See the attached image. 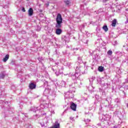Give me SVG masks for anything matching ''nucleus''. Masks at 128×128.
Here are the masks:
<instances>
[{
    "label": "nucleus",
    "instance_id": "412c9836",
    "mask_svg": "<svg viewBox=\"0 0 128 128\" xmlns=\"http://www.w3.org/2000/svg\"><path fill=\"white\" fill-rule=\"evenodd\" d=\"M48 84V82H44V84Z\"/></svg>",
    "mask_w": 128,
    "mask_h": 128
},
{
    "label": "nucleus",
    "instance_id": "20e7f679",
    "mask_svg": "<svg viewBox=\"0 0 128 128\" xmlns=\"http://www.w3.org/2000/svg\"><path fill=\"white\" fill-rule=\"evenodd\" d=\"M62 32V30L60 28H57L56 30V34L60 36Z\"/></svg>",
    "mask_w": 128,
    "mask_h": 128
},
{
    "label": "nucleus",
    "instance_id": "a211bd4d",
    "mask_svg": "<svg viewBox=\"0 0 128 128\" xmlns=\"http://www.w3.org/2000/svg\"><path fill=\"white\" fill-rule=\"evenodd\" d=\"M44 30H48V26H45Z\"/></svg>",
    "mask_w": 128,
    "mask_h": 128
},
{
    "label": "nucleus",
    "instance_id": "dca6fc26",
    "mask_svg": "<svg viewBox=\"0 0 128 128\" xmlns=\"http://www.w3.org/2000/svg\"><path fill=\"white\" fill-rule=\"evenodd\" d=\"M38 60H39V62H42L44 60V58L42 57H40L38 58Z\"/></svg>",
    "mask_w": 128,
    "mask_h": 128
},
{
    "label": "nucleus",
    "instance_id": "423d86ee",
    "mask_svg": "<svg viewBox=\"0 0 128 128\" xmlns=\"http://www.w3.org/2000/svg\"><path fill=\"white\" fill-rule=\"evenodd\" d=\"M38 108H36L34 106L33 107H31L30 108V110H31V112H36V110H38Z\"/></svg>",
    "mask_w": 128,
    "mask_h": 128
},
{
    "label": "nucleus",
    "instance_id": "f8f14e48",
    "mask_svg": "<svg viewBox=\"0 0 128 128\" xmlns=\"http://www.w3.org/2000/svg\"><path fill=\"white\" fill-rule=\"evenodd\" d=\"M5 76H6V74H4V72H2L0 74V78H4Z\"/></svg>",
    "mask_w": 128,
    "mask_h": 128
},
{
    "label": "nucleus",
    "instance_id": "6e6552de",
    "mask_svg": "<svg viewBox=\"0 0 128 128\" xmlns=\"http://www.w3.org/2000/svg\"><path fill=\"white\" fill-rule=\"evenodd\" d=\"M116 19L114 18L112 20V26H116Z\"/></svg>",
    "mask_w": 128,
    "mask_h": 128
},
{
    "label": "nucleus",
    "instance_id": "2eb2a0df",
    "mask_svg": "<svg viewBox=\"0 0 128 128\" xmlns=\"http://www.w3.org/2000/svg\"><path fill=\"white\" fill-rule=\"evenodd\" d=\"M107 54L108 56H112V50H109L107 52Z\"/></svg>",
    "mask_w": 128,
    "mask_h": 128
},
{
    "label": "nucleus",
    "instance_id": "6ab92c4d",
    "mask_svg": "<svg viewBox=\"0 0 128 128\" xmlns=\"http://www.w3.org/2000/svg\"><path fill=\"white\" fill-rule=\"evenodd\" d=\"M22 12H26V9H24V8H22Z\"/></svg>",
    "mask_w": 128,
    "mask_h": 128
},
{
    "label": "nucleus",
    "instance_id": "ddd939ff",
    "mask_svg": "<svg viewBox=\"0 0 128 128\" xmlns=\"http://www.w3.org/2000/svg\"><path fill=\"white\" fill-rule=\"evenodd\" d=\"M64 2L66 6H70V4H71L70 1V0H64Z\"/></svg>",
    "mask_w": 128,
    "mask_h": 128
},
{
    "label": "nucleus",
    "instance_id": "a878e982",
    "mask_svg": "<svg viewBox=\"0 0 128 128\" xmlns=\"http://www.w3.org/2000/svg\"><path fill=\"white\" fill-rule=\"evenodd\" d=\"M27 1H28V0H26Z\"/></svg>",
    "mask_w": 128,
    "mask_h": 128
},
{
    "label": "nucleus",
    "instance_id": "aec40b11",
    "mask_svg": "<svg viewBox=\"0 0 128 128\" xmlns=\"http://www.w3.org/2000/svg\"><path fill=\"white\" fill-rule=\"evenodd\" d=\"M40 16H44V14H40Z\"/></svg>",
    "mask_w": 128,
    "mask_h": 128
},
{
    "label": "nucleus",
    "instance_id": "9d476101",
    "mask_svg": "<svg viewBox=\"0 0 128 128\" xmlns=\"http://www.w3.org/2000/svg\"><path fill=\"white\" fill-rule=\"evenodd\" d=\"M104 66H100L98 68V72H104Z\"/></svg>",
    "mask_w": 128,
    "mask_h": 128
},
{
    "label": "nucleus",
    "instance_id": "5701e85b",
    "mask_svg": "<svg viewBox=\"0 0 128 128\" xmlns=\"http://www.w3.org/2000/svg\"><path fill=\"white\" fill-rule=\"evenodd\" d=\"M40 12H42V10H40Z\"/></svg>",
    "mask_w": 128,
    "mask_h": 128
},
{
    "label": "nucleus",
    "instance_id": "f03ea898",
    "mask_svg": "<svg viewBox=\"0 0 128 128\" xmlns=\"http://www.w3.org/2000/svg\"><path fill=\"white\" fill-rule=\"evenodd\" d=\"M70 107L71 110H76V104L72 102V104H70Z\"/></svg>",
    "mask_w": 128,
    "mask_h": 128
},
{
    "label": "nucleus",
    "instance_id": "39448f33",
    "mask_svg": "<svg viewBox=\"0 0 128 128\" xmlns=\"http://www.w3.org/2000/svg\"><path fill=\"white\" fill-rule=\"evenodd\" d=\"M60 123L58 122H56L55 124L52 126V127H50V128H60Z\"/></svg>",
    "mask_w": 128,
    "mask_h": 128
},
{
    "label": "nucleus",
    "instance_id": "f3484780",
    "mask_svg": "<svg viewBox=\"0 0 128 128\" xmlns=\"http://www.w3.org/2000/svg\"><path fill=\"white\" fill-rule=\"evenodd\" d=\"M48 122H46V123L44 124L43 125H42V126H45V128H47L48 127Z\"/></svg>",
    "mask_w": 128,
    "mask_h": 128
},
{
    "label": "nucleus",
    "instance_id": "b1692460",
    "mask_svg": "<svg viewBox=\"0 0 128 128\" xmlns=\"http://www.w3.org/2000/svg\"><path fill=\"white\" fill-rule=\"evenodd\" d=\"M46 114L44 113V114Z\"/></svg>",
    "mask_w": 128,
    "mask_h": 128
},
{
    "label": "nucleus",
    "instance_id": "7ed1b4c3",
    "mask_svg": "<svg viewBox=\"0 0 128 128\" xmlns=\"http://www.w3.org/2000/svg\"><path fill=\"white\" fill-rule=\"evenodd\" d=\"M29 88L30 90H34L36 88V85L32 82L29 84Z\"/></svg>",
    "mask_w": 128,
    "mask_h": 128
},
{
    "label": "nucleus",
    "instance_id": "1a4fd4ad",
    "mask_svg": "<svg viewBox=\"0 0 128 128\" xmlns=\"http://www.w3.org/2000/svg\"><path fill=\"white\" fill-rule=\"evenodd\" d=\"M9 58H10V55L8 54L6 55L5 57L3 58V62H6V60H8Z\"/></svg>",
    "mask_w": 128,
    "mask_h": 128
},
{
    "label": "nucleus",
    "instance_id": "393cba45",
    "mask_svg": "<svg viewBox=\"0 0 128 128\" xmlns=\"http://www.w3.org/2000/svg\"><path fill=\"white\" fill-rule=\"evenodd\" d=\"M42 106V105H40V106Z\"/></svg>",
    "mask_w": 128,
    "mask_h": 128
},
{
    "label": "nucleus",
    "instance_id": "f257e3e1",
    "mask_svg": "<svg viewBox=\"0 0 128 128\" xmlns=\"http://www.w3.org/2000/svg\"><path fill=\"white\" fill-rule=\"evenodd\" d=\"M56 28H62V17L60 14H58L56 18Z\"/></svg>",
    "mask_w": 128,
    "mask_h": 128
},
{
    "label": "nucleus",
    "instance_id": "9b49d317",
    "mask_svg": "<svg viewBox=\"0 0 128 128\" xmlns=\"http://www.w3.org/2000/svg\"><path fill=\"white\" fill-rule=\"evenodd\" d=\"M44 94L46 96L48 94V88H45V90L44 91Z\"/></svg>",
    "mask_w": 128,
    "mask_h": 128
},
{
    "label": "nucleus",
    "instance_id": "4be33fe9",
    "mask_svg": "<svg viewBox=\"0 0 128 128\" xmlns=\"http://www.w3.org/2000/svg\"><path fill=\"white\" fill-rule=\"evenodd\" d=\"M46 6H48V4H46Z\"/></svg>",
    "mask_w": 128,
    "mask_h": 128
},
{
    "label": "nucleus",
    "instance_id": "4468645a",
    "mask_svg": "<svg viewBox=\"0 0 128 128\" xmlns=\"http://www.w3.org/2000/svg\"><path fill=\"white\" fill-rule=\"evenodd\" d=\"M102 28L104 30V32H108V26H104L102 27Z\"/></svg>",
    "mask_w": 128,
    "mask_h": 128
},
{
    "label": "nucleus",
    "instance_id": "0eeeda50",
    "mask_svg": "<svg viewBox=\"0 0 128 128\" xmlns=\"http://www.w3.org/2000/svg\"><path fill=\"white\" fill-rule=\"evenodd\" d=\"M28 14L30 16H32L34 14V10H32V8H30L29 9Z\"/></svg>",
    "mask_w": 128,
    "mask_h": 128
}]
</instances>
